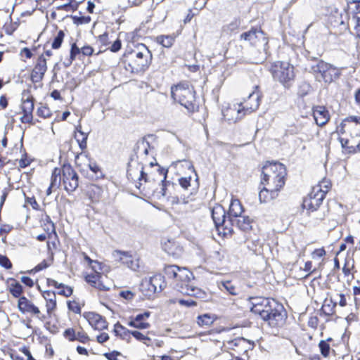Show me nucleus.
Segmentation results:
<instances>
[{"label": "nucleus", "mask_w": 360, "mask_h": 360, "mask_svg": "<svg viewBox=\"0 0 360 360\" xmlns=\"http://www.w3.org/2000/svg\"><path fill=\"white\" fill-rule=\"evenodd\" d=\"M250 310L259 315L271 327H280L285 323L286 313L282 304L273 299L263 297H250Z\"/></svg>", "instance_id": "f257e3e1"}, {"label": "nucleus", "mask_w": 360, "mask_h": 360, "mask_svg": "<svg viewBox=\"0 0 360 360\" xmlns=\"http://www.w3.org/2000/svg\"><path fill=\"white\" fill-rule=\"evenodd\" d=\"M165 276L173 281L176 289L189 296L204 299L206 294L200 288L194 285L193 275L186 268H181L176 265H167L164 268Z\"/></svg>", "instance_id": "f03ea898"}, {"label": "nucleus", "mask_w": 360, "mask_h": 360, "mask_svg": "<svg viewBox=\"0 0 360 360\" xmlns=\"http://www.w3.org/2000/svg\"><path fill=\"white\" fill-rule=\"evenodd\" d=\"M124 56L131 72L144 71L148 68L152 59L150 51L143 44H137L134 49L127 51Z\"/></svg>", "instance_id": "7ed1b4c3"}, {"label": "nucleus", "mask_w": 360, "mask_h": 360, "mask_svg": "<svg viewBox=\"0 0 360 360\" xmlns=\"http://www.w3.org/2000/svg\"><path fill=\"white\" fill-rule=\"evenodd\" d=\"M286 169L285 166L277 162H267L262 167V184L280 190L285 184Z\"/></svg>", "instance_id": "20e7f679"}, {"label": "nucleus", "mask_w": 360, "mask_h": 360, "mask_svg": "<svg viewBox=\"0 0 360 360\" xmlns=\"http://www.w3.org/2000/svg\"><path fill=\"white\" fill-rule=\"evenodd\" d=\"M172 98L185 107L188 111H193L196 107L195 91L188 83H180L171 89Z\"/></svg>", "instance_id": "39448f33"}, {"label": "nucleus", "mask_w": 360, "mask_h": 360, "mask_svg": "<svg viewBox=\"0 0 360 360\" xmlns=\"http://www.w3.org/2000/svg\"><path fill=\"white\" fill-rule=\"evenodd\" d=\"M270 72L274 79L285 87H289L295 79L294 67L288 62H274L270 68Z\"/></svg>", "instance_id": "423d86ee"}, {"label": "nucleus", "mask_w": 360, "mask_h": 360, "mask_svg": "<svg viewBox=\"0 0 360 360\" xmlns=\"http://www.w3.org/2000/svg\"><path fill=\"white\" fill-rule=\"evenodd\" d=\"M311 70L317 77V75H319L325 83H331L338 79L341 75L340 69L323 60H319L311 65Z\"/></svg>", "instance_id": "0eeeda50"}, {"label": "nucleus", "mask_w": 360, "mask_h": 360, "mask_svg": "<svg viewBox=\"0 0 360 360\" xmlns=\"http://www.w3.org/2000/svg\"><path fill=\"white\" fill-rule=\"evenodd\" d=\"M211 214L219 234L226 236L233 232L232 228L230 226L231 220L229 217L226 219V212L221 205H217L214 206L212 209Z\"/></svg>", "instance_id": "6e6552de"}, {"label": "nucleus", "mask_w": 360, "mask_h": 360, "mask_svg": "<svg viewBox=\"0 0 360 360\" xmlns=\"http://www.w3.org/2000/svg\"><path fill=\"white\" fill-rule=\"evenodd\" d=\"M347 23L354 29V33L360 39V0H347Z\"/></svg>", "instance_id": "1a4fd4ad"}, {"label": "nucleus", "mask_w": 360, "mask_h": 360, "mask_svg": "<svg viewBox=\"0 0 360 360\" xmlns=\"http://www.w3.org/2000/svg\"><path fill=\"white\" fill-rule=\"evenodd\" d=\"M240 38L250 41L252 45L256 47L262 48L266 54L268 40L265 34L260 29H252L244 32L240 35Z\"/></svg>", "instance_id": "9d476101"}, {"label": "nucleus", "mask_w": 360, "mask_h": 360, "mask_svg": "<svg viewBox=\"0 0 360 360\" xmlns=\"http://www.w3.org/2000/svg\"><path fill=\"white\" fill-rule=\"evenodd\" d=\"M18 309L21 314H30L40 321H43L46 319V315L41 312L39 308L32 300L25 296L18 299Z\"/></svg>", "instance_id": "9b49d317"}, {"label": "nucleus", "mask_w": 360, "mask_h": 360, "mask_svg": "<svg viewBox=\"0 0 360 360\" xmlns=\"http://www.w3.org/2000/svg\"><path fill=\"white\" fill-rule=\"evenodd\" d=\"M62 181L68 192H72L78 187V175L70 165L62 167Z\"/></svg>", "instance_id": "f8f14e48"}, {"label": "nucleus", "mask_w": 360, "mask_h": 360, "mask_svg": "<svg viewBox=\"0 0 360 360\" xmlns=\"http://www.w3.org/2000/svg\"><path fill=\"white\" fill-rule=\"evenodd\" d=\"M324 198L323 193L320 192V188L313 187L308 196L304 199L302 207L309 212L316 211L319 207Z\"/></svg>", "instance_id": "ddd939ff"}, {"label": "nucleus", "mask_w": 360, "mask_h": 360, "mask_svg": "<svg viewBox=\"0 0 360 360\" xmlns=\"http://www.w3.org/2000/svg\"><path fill=\"white\" fill-rule=\"evenodd\" d=\"M257 89L258 86H255L256 91H252L247 98L244 99L243 102L239 103L245 116L255 111L259 106L261 94Z\"/></svg>", "instance_id": "4468645a"}, {"label": "nucleus", "mask_w": 360, "mask_h": 360, "mask_svg": "<svg viewBox=\"0 0 360 360\" xmlns=\"http://www.w3.org/2000/svg\"><path fill=\"white\" fill-rule=\"evenodd\" d=\"M85 281L92 287L100 290H108L110 288V283L105 275L97 271L87 274Z\"/></svg>", "instance_id": "2eb2a0df"}, {"label": "nucleus", "mask_w": 360, "mask_h": 360, "mask_svg": "<svg viewBox=\"0 0 360 360\" xmlns=\"http://www.w3.org/2000/svg\"><path fill=\"white\" fill-rule=\"evenodd\" d=\"M112 257L115 261L121 262L133 271H136L139 268V259L133 257L129 252L115 250Z\"/></svg>", "instance_id": "dca6fc26"}, {"label": "nucleus", "mask_w": 360, "mask_h": 360, "mask_svg": "<svg viewBox=\"0 0 360 360\" xmlns=\"http://www.w3.org/2000/svg\"><path fill=\"white\" fill-rule=\"evenodd\" d=\"M127 176L131 180H144L146 182L149 180L148 174L144 172L143 165L136 160H131L128 165Z\"/></svg>", "instance_id": "f3484780"}, {"label": "nucleus", "mask_w": 360, "mask_h": 360, "mask_svg": "<svg viewBox=\"0 0 360 360\" xmlns=\"http://www.w3.org/2000/svg\"><path fill=\"white\" fill-rule=\"evenodd\" d=\"M222 115L224 119L230 123H236L245 117L239 103L229 105L228 107L223 109Z\"/></svg>", "instance_id": "a211bd4d"}, {"label": "nucleus", "mask_w": 360, "mask_h": 360, "mask_svg": "<svg viewBox=\"0 0 360 360\" xmlns=\"http://www.w3.org/2000/svg\"><path fill=\"white\" fill-rule=\"evenodd\" d=\"M84 317L95 330H102L108 327L105 318L94 312H86Z\"/></svg>", "instance_id": "6ab92c4d"}, {"label": "nucleus", "mask_w": 360, "mask_h": 360, "mask_svg": "<svg viewBox=\"0 0 360 360\" xmlns=\"http://www.w3.org/2000/svg\"><path fill=\"white\" fill-rule=\"evenodd\" d=\"M252 345L248 340L238 337L233 340H228L226 347L229 349L237 350L238 352H247L252 347Z\"/></svg>", "instance_id": "aec40b11"}, {"label": "nucleus", "mask_w": 360, "mask_h": 360, "mask_svg": "<svg viewBox=\"0 0 360 360\" xmlns=\"http://www.w3.org/2000/svg\"><path fill=\"white\" fill-rule=\"evenodd\" d=\"M47 70L46 60L44 56L38 58L37 63L31 73V79L34 82H39L42 80Z\"/></svg>", "instance_id": "412c9836"}, {"label": "nucleus", "mask_w": 360, "mask_h": 360, "mask_svg": "<svg viewBox=\"0 0 360 360\" xmlns=\"http://www.w3.org/2000/svg\"><path fill=\"white\" fill-rule=\"evenodd\" d=\"M313 117L318 126H324L330 120V114L326 107L318 105L313 108Z\"/></svg>", "instance_id": "4be33fe9"}, {"label": "nucleus", "mask_w": 360, "mask_h": 360, "mask_svg": "<svg viewBox=\"0 0 360 360\" xmlns=\"http://www.w3.org/2000/svg\"><path fill=\"white\" fill-rule=\"evenodd\" d=\"M150 167H155V169L159 176L158 180L162 183L160 190L158 193H160L162 197H165L167 195V186L169 184V181H166L168 171L167 169L161 167L158 165V163L153 164V162H150Z\"/></svg>", "instance_id": "5701e85b"}, {"label": "nucleus", "mask_w": 360, "mask_h": 360, "mask_svg": "<svg viewBox=\"0 0 360 360\" xmlns=\"http://www.w3.org/2000/svg\"><path fill=\"white\" fill-rule=\"evenodd\" d=\"M150 313L145 311L142 314H137L128 323V326L139 329H147L150 327L149 323L146 320L149 318Z\"/></svg>", "instance_id": "b1692460"}, {"label": "nucleus", "mask_w": 360, "mask_h": 360, "mask_svg": "<svg viewBox=\"0 0 360 360\" xmlns=\"http://www.w3.org/2000/svg\"><path fill=\"white\" fill-rule=\"evenodd\" d=\"M279 191L269 186H264L259 193V199L261 202H269L277 198Z\"/></svg>", "instance_id": "393cba45"}, {"label": "nucleus", "mask_w": 360, "mask_h": 360, "mask_svg": "<svg viewBox=\"0 0 360 360\" xmlns=\"http://www.w3.org/2000/svg\"><path fill=\"white\" fill-rule=\"evenodd\" d=\"M42 297L46 301L47 315L50 316L56 308V293L51 290H45L42 293Z\"/></svg>", "instance_id": "a878e982"}, {"label": "nucleus", "mask_w": 360, "mask_h": 360, "mask_svg": "<svg viewBox=\"0 0 360 360\" xmlns=\"http://www.w3.org/2000/svg\"><path fill=\"white\" fill-rule=\"evenodd\" d=\"M163 250L169 255L174 257L181 256L183 249L174 240H167L162 243Z\"/></svg>", "instance_id": "bb28decb"}, {"label": "nucleus", "mask_w": 360, "mask_h": 360, "mask_svg": "<svg viewBox=\"0 0 360 360\" xmlns=\"http://www.w3.org/2000/svg\"><path fill=\"white\" fill-rule=\"evenodd\" d=\"M145 283L151 285L152 292H160L165 287L164 276L156 274L149 278H145Z\"/></svg>", "instance_id": "cd10ccee"}, {"label": "nucleus", "mask_w": 360, "mask_h": 360, "mask_svg": "<svg viewBox=\"0 0 360 360\" xmlns=\"http://www.w3.org/2000/svg\"><path fill=\"white\" fill-rule=\"evenodd\" d=\"M236 226L242 231H247L252 228V220L246 216L240 215L234 219H231L230 226Z\"/></svg>", "instance_id": "c85d7f7f"}, {"label": "nucleus", "mask_w": 360, "mask_h": 360, "mask_svg": "<svg viewBox=\"0 0 360 360\" xmlns=\"http://www.w3.org/2000/svg\"><path fill=\"white\" fill-rule=\"evenodd\" d=\"M243 212V206L240 202L238 199H232L229 205V218L234 219L238 217H240Z\"/></svg>", "instance_id": "c756f323"}, {"label": "nucleus", "mask_w": 360, "mask_h": 360, "mask_svg": "<svg viewBox=\"0 0 360 360\" xmlns=\"http://www.w3.org/2000/svg\"><path fill=\"white\" fill-rule=\"evenodd\" d=\"M47 283L49 286H53L58 289V293L65 297H70L72 294V289L63 283H58L54 279L48 278Z\"/></svg>", "instance_id": "7c9ffc66"}, {"label": "nucleus", "mask_w": 360, "mask_h": 360, "mask_svg": "<svg viewBox=\"0 0 360 360\" xmlns=\"http://www.w3.org/2000/svg\"><path fill=\"white\" fill-rule=\"evenodd\" d=\"M8 290L14 297L19 299L22 297L23 288L16 280L11 279V282L8 283Z\"/></svg>", "instance_id": "2f4dec72"}, {"label": "nucleus", "mask_w": 360, "mask_h": 360, "mask_svg": "<svg viewBox=\"0 0 360 360\" xmlns=\"http://www.w3.org/2000/svg\"><path fill=\"white\" fill-rule=\"evenodd\" d=\"M62 169L55 168L52 172L51 179V187L53 189L58 188L62 181Z\"/></svg>", "instance_id": "473e14b6"}, {"label": "nucleus", "mask_w": 360, "mask_h": 360, "mask_svg": "<svg viewBox=\"0 0 360 360\" xmlns=\"http://www.w3.org/2000/svg\"><path fill=\"white\" fill-rule=\"evenodd\" d=\"M22 110L23 112H32L34 110V99L32 96L25 95L22 96Z\"/></svg>", "instance_id": "72a5a7b5"}, {"label": "nucleus", "mask_w": 360, "mask_h": 360, "mask_svg": "<svg viewBox=\"0 0 360 360\" xmlns=\"http://www.w3.org/2000/svg\"><path fill=\"white\" fill-rule=\"evenodd\" d=\"M219 288L221 291L226 290L230 295H237L238 294V288L232 284L230 281L221 282L219 285Z\"/></svg>", "instance_id": "f704fd0d"}, {"label": "nucleus", "mask_w": 360, "mask_h": 360, "mask_svg": "<svg viewBox=\"0 0 360 360\" xmlns=\"http://www.w3.org/2000/svg\"><path fill=\"white\" fill-rule=\"evenodd\" d=\"M75 138L77 140L79 148L84 150L86 148V140L88 138V134L81 131V129L77 128V132L75 134Z\"/></svg>", "instance_id": "c9c22d12"}, {"label": "nucleus", "mask_w": 360, "mask_h": 360, "mask_svg": "<svg viewBox=\"0 0 360 360\" xmlns=\"http://www.w3.org/2000/svg\"><path fill=\"white\" fill-rule=\"evenodd\" d=\"M101 193V188L95 184L91 185L88 188V195L92 201L98 200Z\"/></svg>", "instance_id": "e433bc0d"}, {"label": "nucleus", "mask_w": 360, "mask_h": 360, "mask_svg": "<svg viewBox=\"0 0 360 360\" xmlns=\"http://www.w3.org/2000/svg\"><path fill=\"white\" fill-rule=\"evenodd\" d=\"M340 141L342 148H347L352 151H355L356 149L360 150V143H357L352 139V140H349L344 138H340Z\"/></svg>", "instance_id": "4c0bfd02"}, {"label": "nucleus", "mask_w": 360, "mask_h": 360, "mask_svg": "<svg viewBox=\"0 0 360 360\" xmlns=\"http://www.w3.org/2000/svg\"><path fill=\"white\" fill-rule=\"evenodd\" d=\"M214 321L213 318L208 314L198 316L197 318V323L200 326H208Z\"/></svg>", "instance_id": "58836bf2"}, {"label": "nucleus", "mask_w": 360, "mask_h": 360, "mask_svg": "<svg viewBox=\"0 0 360 360\" xmlns=\"http://www.w3.org/2000/svg\"><path fill=\"white\" fill-rule=\"evenodd\" d=\"M114 332L116 335L120 336L122 338H125L128 335L131 334V330H129L122 326L120 323H117L114 326Z\"/></svg>", "instance_id": "ea45409f"}, {"label": "nucleus", "mask_w": 360, "mask_h": 360, "mask_svg": "<svg viewBox=\"0 0 360 360\" xmlns=\"http://www.w3.org/2000/svg\"><path fill=\"white\" fill-rule=\"evenodd\" d=\"M131 335H133L137 340L142 342L143 344L146 345H150V338L144 335L143 333L137 331V330H131Z\"/></svg>", "instance_id": "a19ab883"}, {"label": "nucleus", "mask_w": 360, "mask_h": 360, "mask_svg": "<svg viewBox=\"0 0 360 360\" xmlns=\"http://www.w3.org/2000/svg\"><path fill=\"white\" fill-rule=\"evenodd\" d=\"M193 201V198L190 196H188L186 198V197L177 198L175 202L176 204H179V205H188V207L187 208V210L191 211L195 209L193 205L191 204V202Z\"/></svg>", "instance_id": "79ce46f5"}, {"label": "nucleus", "mask_w": 360, "mask_h": 360, "mask_svg": "<svg viewBox=\"0 0 360 360\" xmlns=\"http://www.w3.org/2000/svg\"><path fill=\"white\" fill-rule=\"evenodd\" d=\"M158 41L164 47H171L174 41V38L172 36H160L158 37Z\"/></svg>", "instance_id": "37998d69"}, {"label": "nucleus", "mask_w": 360, "mask_h": 360, "mask_svg": "<svg viewBox=\"0 0 360 360\" xmlns=\"http://www.w3.org/2000/svg\"><path fill=\"white\" fill-rule=\"evenodd\" d=\"M65 34L62 30H60L56 37L54 38L52 42L51 47L54 49H58L60 47L61 44L63 41Z\"/></svg>", "instance_id": "c03bdc74"}, {"label": "nucleus", "mask_w": 360, "mask_h": 360, "mask_svg": "<svg viewBox=\"0 0 360 360\" xmlns=\"http://www.w3.org/2000/svg\"><path fill=\"white\" fill-rule=\"evenodd\" d=\"M73 22L77 25L88 24L91 22L90 16H72Z\"/></svg>", "instance_id": "a18cd8bd"}, {"label": "nucleus", "mask_w": 360, "mask_h": 360, "mask_svg": "<svg viewBox=\"0 0 360 360\" xmlns=\"http://www.w3.org/2000/svg\"><path fill=\"white\" fill-rule=\"evenodd\" d=\"M330 184L326 181L323 180L322 181L319 182V184L314 186V187H318L320 188V192L323 193V196L325 197L326 194L328 192L330 188Z\"/></svg>", "instance_id": "49530a36"}, {"label": "nucleus", "mask_w": 360, "mask_h": 360, "mask_svg": "<svg viewBox=\"0 0 360 360\" xmlns=\"http://www.w3.org/2000/svg\"><path fill=\"white\" fill-rule=\"evenodd\" d=\"M321 354L326 357L329 354L330 346L324 340H321L319 344Z\"/></svg>", "instance_id": "de8ad7c7"}, {"label": "nucleus", "mask_w": 360, "mask_h": 360, "mask_svg": "<svg viewBox=\"0 0 360 360\" xmlns=\"http://www.w3.org/2000/svg\"><path fill=\"white\" fill-rule=\"evenodd\" d=\"M326 255V250L323 248L314 250L311 253V258L313 259H319Z\"/></svg>", "instance_id": "09e8293b"}, {"label": "nucleus", "mask_w": 360, "mask_h": 360, "mask_svg": "<svg viewBox=\"0 0 360 360\" xmlns=\"http://www.w3.org/2000/svg\"><path fill=\"white\" fill-rule=\"evenodd\" d=\"M0 266L6 269H9L12 267V264L6 255L0 254Z\"/></svg>", "instance_id": "8fccbe9b"}, {"label": "nucleus", "mask_w": 360, "mask_h": 360, "mask_svg": "<svg viewBox=\"0 0 360 360\" xmlns=\"http://www.w3.org/2000/svg\"><path fill=\"white\" fill-rule=\"evenodd\" d=\"M81 52V49L77 46L76 44H73L71 46L70 49V60L69 65L74 60L79 53Z\"/></svg>", "instance_id": "3c124183"}, {"label": "nucleus", "mask_w": 360, "mask_h": 360, "mask_svg": "<svg viewBox=\"0 0 360 360\" xmlns=\"http://www.w3.org/2000/svg\"><path fill=\"white\" fill-rule=\"evenodd\" d=\"M303 271L307 272V274L305 275H303V278L308 277L311 274L314 273L316 271V269H312V263L310 261L307 262L304 264V266L303 269Z\"/></svg>", "instance_id": "603ef678"}, {"label": "nucleus", "mask_w": 360, "mask_h": 360, "mask_svg": "<svg viewBox=\"0 0 360 360\" xmlns=\"http://www.w3.org/2000/svg\"><path fill=\"white\" fill-rule=\"evenodd\" d=\"M89 338L86 333L84 331H77L76 334L75 340H78L82 343H85L89 341Z\"/></svg>", "instance_id": "864d4df0"}, {"label": "nucleus", "mask_w": 360, "mask_h": 360, "mask_svg": "<svg viewBox=\"0 0 360 360\" xmlns=\"http://www.w3.org/2000/svg\"><path fill=\"white\" fill-rule=\"evenodd\" d=\"M77 332L72 328L66 329L64 332V336L70 341L75 340Z\"/></svg>", "instance_id": "5fc2aeb1"}, {"label": "nucleus", "mask_w": 360, "mask_h": 360, "mask_svg": "<svg viewBox=\"0 0 360 360\" xmlns=\"http://www.w3.org/2000/svg\"><path fill=\"white\" fill-rule=\"evenodd\" d=\"M330 302L332 303V307L330 304H324L323 306V311L324 313H326L328 315L333 314L334 312V308L336 306V302L333 303L332 300H330Z\"/></svg>", "instance_id": "6e6d98bb"}, {"label": "nucleus", "mask_w": 360, "mask_h": 360, "mask_svg": "<svg viewBox=\"0 0 360 360\" xmlns=\"http://www.w3.org/2000/svg\"><path fill=\"white\" fill-rule=\"evenodd\" d=\"M191 176L181 177L179 179L180 186L184 189H187L189 186H191Z\"/></svg>", "instance_id": "4d7b16f0"}, {"label": "nucleus", "mask_w": 360, "mask_h": 360, "mask_svg": "<svg viewBox=\"0 0 360 360\" xmlns=\"http://www.w3.org/2000/svg\"><path fill=\"white\" fill-rule=\"evenodd\" d=\"M37 113L39 117L44 118L49 117L51 115L49 109L45 106L39 108L37 110Z\"/></svg>", "instance_id": "13d9d810"}, {"label": "nucleus", "mask_w": 360, "mask_h": 360, "mask_svg": "<svg viewBox=\"0 0 360 360\" xmlns=\"http://www.w3.org/2000/svg\"><path fill=\"white\" fill-rule=\"evenodd\" d=\"M120 295L127 300H131L134 298V293L131 290H122L120 292Z\"/></svg>", "instance_id": "bf43d9fd"}, {"label": "nucleus", "mask_w": 360, "mask_h": 360, "mask_svg": "<svg viewBox=\"0 0 360 360\" xmlns=\"http://www.w3.org/2000/svg\"><path fill=\"white\" fill-rule=\"evenodd\" d=\"M49 264L47 263L46 260H43L41 263L37 264L33 269L31 270V272H38L46 268H47Z\"/></svg>", "instance_id": "052dcab7"}, {"label": "nucleus", "mask_w": 360, "mask_h": 360, "mask_svg": "<svg viewBox=\"0 0 360 360\" xmlns=\"http://www.w3.org/2000/svg\"><path fill=\"white\" fill-rule=\"evenodd\" d=\"M151 285H149V283L148 284H146L145 283V279H143L141 282V290L143 291L144 290H146V295L148 296H150L152 294H153L154 292H152V288H151Z\"/></svg>", "instance_id": "680f3d73"}, {"label": "nucleus", "mask_w": 360, "mask_h": 360, "mask_svg": "<svg viewBox=\"0 0 360 360\" xmlns=\"http://www.w3.org/2000/svg\"><path fill=\"white\" fill-rule=\"evenodd\" d=\"M179 303L181 305H184V306H186V307H192V306H195L196 305L195 301H194L191 298H189V299H187V300H179Z\"/></svg>", "instance_id": "e2e57ef3"}, {"label": "nucleus", "mask_w": 360, "mask_h": 360, "mask_svg": "<svg viewBox=\"0 0 360 360\" xmlns=\"http://www.w3.org/2000/svg\"><path fill=\"white\" fill-rule=\"evenodd\" d=\"M76 8L77 6L72 5L70 2H69L68 4H63L58 7V10H64L66 11H70V10L75 11Z\"/></svg>", "instance_id": "0e129e2a"}, {"label": "nucleus", "mask_w": 360, "mask_h": 360, "mask_svg": "<svg viewBox=\"0 0 360 360\" xmlns=\"http://www.w3.org/2000/svg\"><path fill=\"white\" fill-rule=\"evenodd\" d=\"M121 46H122L121 41L119 39H117L112 44V46L110 47V51L112 52H117L121 49Z\"/></svg>", "instance_id": "69168bd1"}, {"label": "nucleus", "mask_w": 360, "mask_h": 360, "mask_svg": "<svg viewBox=\"0 0 360 360\" xmlns=\"http://www.w3.org/2000/svg\"><path fill=\"white\" fill-rule=\"evenodd\" d=\"M24 115L21 117V122L22 123H30L32 120L33 116L32 112H23Z\"/></svg>", "instance_id": "338daca9"}, {"label": "nucleus", "mask_w": 360, "mask_h": 360, "mask_svg": "<svg viewBox=\"0 0 360 360\" xmlns=\"http://www.w3.org/2000/svg\"><path fill=\"white\" fill-rule=\"evenodd\" d=\"M81 52L84 56H91L94 52V49L90 46H84L81 49Z\"/></svg>", "instance_id": "774afa93"}]
</instances>
